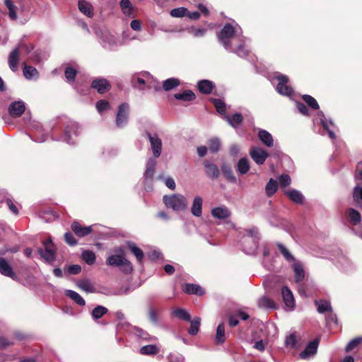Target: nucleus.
Listing matches in <instances>:
<instances>
[{"mask_svg": "<svg viewBox=\"0 0 362 362\" xmlns=\"http://www.w3.org/2000/svg\"><path fill=\"white\" fill-rule=\"evenodd\" d=\"M182 290L187 294H195L199 296L204 293V289L200 286L194 284H185L182 286Z\"/></svg>", "mask_w": 362, "mask_h": 362, "instance_id": "a211bd4d", "label": "nucleus"}, {"mask_svg": "<svg viewBox=\"0 0 362 362\" xmlns=\"http://www.w3.org/2000/svg\"><path fill=\"white\" fill-rule=\"evenodd\" d=\"M81 271V266L78 264H73L69 267L68 272L71 274H78Z\"/></svg>", "mask_w": 362, "mask_h": 362, "instance_id": "338daca9", "label": "nucleus"}, {"mask_svg": "<svg viewBox=\"0 0 362 362\" xmlns=\"http://www.w3.org/2000/svg\"><path fill=\"white\" fill-rule=\"evenodd\" d=\"M210 101L213 103L218 113L221 115H225L226 112V105L222 100L218 98H211Z\"/></svg>", "mask_w": 362, "mask_h": 362, "instance_id": "a19ab883", "label": "nucleus"}, {"mask_svg": "<svg viewBox=\"0 0 362 362\" xmlns=\"http://www.w3.org/2000/svg\"><path fill=\"white\" fill-rule=\"evenodd\" d=\"M197 88L201 93L209 95L213 92L215 84L211 81L203 79L197 83Z\"/></svg>", "mask_w": 362, "mask_h": 362, "instance_id": "dca6fc26", "label": "nucleus"}, {"mask_svg": "<svg viewBox=\"0 0 362 362\" xmlns=\"http://www.w3.org/2000/svg\"><path fill=\"white\" fill-rule=\"evenodd\" d=\"M79 11L87 16L88 17H93V9L92 5L86 1V0H79L78 3Z\"/></svg>", "mask_w": 362, "mask_h": 362, "instance_id": "412c9836", "label": "nucleus"}, {"mask_svg": "<svg viewBox=\"0 0 362 362\" xmlns=\"http://www.w3.org/2000/svg\"><path fill=\"white\" fill-rule=\"evenodd\" d=\"M4 5L8 10V16L11 20L17 18V6L14 4L12 0H4Z\"/></svg>", "mask_w": 362, "mask_h": 362, "instance_id": "473e14b6", "label": "nucleus"}, {"mask_svg": "<svg viewBox=\"0 0 362 362\" xmlns=\"http://www.w3.org/2000/svg\"><path fill=\"white\" fill-rule=\"evenodd\" d=\"M8 113L12 117H21L25 110V106L23 101H15L13 102L8 106Z\"/></svg>", "mask_w": 362, "mask_h": 362, "instance_id": "f8f14e48", "label": "nucleus"}, {"mask_svg": "<svg viewBox=\"0 0 362 362\" xmlns=\"http://www.w3.org/2000/svg\"><path fill=\"white\" fill-rule=\"evenodd\" d=\"M0 274L8 276L13 280L17 279L16 274L13 272L12 267L8 263L6 259L0 257Z\"/></svg>", "mask_w": 362, "mask_h": 362, "instance_id": "4468645a", "label": "nucleus"}, {"mask_svg": "<svg viewBox=\"0 0 362 362\" xmlns=\"http://www.w3.org/2000/svg\"><path fill=\"white\" fill-rule=\"evenodd\" d=\"M235 35V28L230 23H226L223 28L217 34L218 41L224 46L225 48H228L230 46V40Z\"/></svg>", "mask_w": 362, "mask_h": 362, "instance_id": "7ed1b4c3", "label": "nucleus"}, {"mask_svg": "<svg viewBox=\"0 0 362 362\" xmlns=\"http://www.w3.org/2000/svg\"><path fill=\"white\" fill-rule=\"evenodd\" d=\"M207 144L209 146V149L211 153H216L219 151L221 147V141L218 138L210 139Z\"/></svg>", "mask_w": 362, "mask_h": 362, "instance_id": "c03bdc74", "label": "nucleus"}, {"mask_svg": "<svg viewBox=\"0 0 362 362\" xmlns=\"http://www.w3.org/2000/svg\"><path fill=\"white\" fill-rule=\"evenodd\" d=\"M303 100L313 110H318L320 106L317 100L310 95H303L302 96Z\"/></svg>", "mask_w": 362, "mask_h": 362, "instance_id": "a18cd8bd", "label": "nucleus"}, {"mask_svg": "<svg viewBox=\"0 0 362 362\" xmlns=\"http://www.w3.org/2000/svg\"><path fill=\"white\" fill-rule=\"evenodd\" d=\"M78 286L80 288L87 292H93L94 290L93 285L88 279L81 280L78 283Z\"/></svg>", "mask_w": 362, "mask_h": 362, "instance_id": "6e6d98bb", "label": "nucleus"}, {"mask_svg": "<svg viewBox=\"0 0 362 362\" xmlns=\"http://www.w3.org/2000/svg\"><path fill=\"white\" fill-rule=\"evenodd\" d=\"M122 252L119 255H113L106 260L107 265L111 267H119L120 269L125 274H130L133 271L132 263L125 257L124 250H120Z\"/></svg>", "mask_w": 362, "mask_h": 362, "instance_id": "f03ea898", "label": "nucleus"}, {"mask_svg": "<svg viewBox=\"0 0 362 362\" xmlns=\"http://www.w3.org/2000/svg\"><path fill=\"white\" fill-rule=\"evenodd\" d=\"M20 58L19 48L16 47L13 49L8 55V64L9 68L13 71H16L18 69V62Z\"/></svg>", "mask_w": 362, "mask_h": 362, "instance_id": "2eb2a0df", "label": "nucleus"}, {"mask_svg": "<svg viewBox=\"0 0 362 362\" xmlns=\"http://www.w3.org/2000/svg\"><path fill=\"white\" fill-rule=\"evenodd\" d=\"M187 8L185 7H179L173 8L170 11V15L175 18H182L186 16Z\"/></svg>", "mask_w": 362, "mask_h": 362, "instance_id": "5fc2aeb1", "label": "nucleus"}, {"mask_svg": "<svg viewBox=\"0 0 362 362\" xmlns=\"http://www.w3.org/2000/svg\"><path fill=\"white\" fill-rule=\"evenodd\" d=\"M156 161L153 158H149L147 163L146 168L144 173V177L146 179L151 180L153 177L156 170Z\"/></svg>", "mask_w": 362, "mask_h": 362, "instance_id": "393cba45", "label": "nucleus"}, {"mask_svg": "<svg viewBox=\"0 0 362 362\" xmlns=\"http://www.w3.org/2000/svg\"><path fill=\"white\" fill-rule=\"evenodd\" d=\"M279 185L281 187H288L291 183V179L287 174H283L278 177Z\"/></svg>", "mask_w": 362, "mask_h": 362, "instance_id": "13d9d810", "label": "nucleus"}, {"mask_svg": "<svg viewBox=\"0 0 362 362\" xmlns=\"http://www.w3.org/2000/svg\"><path fill=\"white\" fill-rule=\"evenodd\" d=\"M296 107H297V109L299 111V112H300L302 115H303L305 116L310 115V112H309L307 106L304 103H300V102H297Z\"/></svg>", "mask_w": 362, "mask_h": 362, "instance_id": "e2e57ef3", "label": "nucleus"}, {"mask_svg": "<svg viewBox=\"0 0 362 362\" xmlns=\"http://www.w3.org/2000/svg\"><path fill=\"white\" fill-rule=\"evenodd\" d=\"M278 182L276 180L271 178L266 185L265 192L267 197H272L277 191Z\"/></svg>", "mask_w": 362, "mask_h": 362, "instance_id": "7c9ffc66", "label": "nucleus"}, {"mask_svg": "<svg viewBox=\"0 0 362 362\" xmlns=\"http://www.w3.org/2000/svg\"><path fill=\"white\" fill-rule=\"evenodd\" d=\"M281 296L286 306L289 308H293L295 305L293 295L291 291L287 286H284L282 288Z\"/></svg>", "mask_w": 362, "mask_h": 362, "instance_id": "f3484780", "label": "nucleus"}, {"mask_svg": "<svg viewBox=\"0 0 362 362\" xmlns=\"http://www.w3.org/2000/svg\"><path fill=\"white\" fill-rule=\"evenodd\" d=\"M189 322L190 327L188 329V333L190 335H196L199 331V327L201 325V318L199 317H196Z\"/></svg>", "mask_w": 362, "mask_h": 362, "instance_id": "4c0bfd02", "label": "nucleus"}, {"mask_svg": "<svg viewBox=\"0 0 362 362\" xmlns=\"http://www.w3.org/2000/svg\"><path fill=\"white\" fill-rule=\"evenodd\" d=\"M180 84V81L176 78H170L164 81L163 83V89L165 91H169Z\"/></svg>", "mask_w": 362, "mask_h": 362, "instance_id": "72a5a7b5", "label": "nucleus"}, {"mask_svg": "<svg viewBox=\"0 0 362 362\" xmlns=\"http://www.w3.org/2000/svg\"><path fill=\"white\" fill-rule=\"evenodd\" d=\"M211 215L218 219H226L230 216V212L226 206L216 207L211 210Z\"/></svg>", "mask_w": 362, "mask_h": 362, "instance_id": "4be33fe9", "label": "nucleus"}, {"mask_svg": "<svg viewBox=\"0 0 362 362\" xmlns=\"http://www.w3.org/2000/svg\"><path fill=\"white\" fill-rule=\"evenodd\" d=\"M203 165L204 168V173L207 177L211 180H215L220 177V170L215 163H211L208 160H204Z\"/></svg>", "mask_w": 362, "mask_h": 362, "instance_id": "9d476101", "label": "nucleus"}, {"mask_svg": "<svg viewBox=\"0 0 362 362\" xmlns=\"http://www.w3.org/2000/svg\"><path fill=\"white\" fill-rule=\"evenodd\" d=\"M37 74L38 71L35 67L28 66L24 63L23 75L26 78L30 79L35 75H37Z\"/></svg>", "mask_w": 362, "mask_h": 362, "instance_id": "8fccbe9b", "label": "nucleus"}, {"mask_svg": "<svg viewBox=\"0 0 362 362\" xmlns=\"http://www.w3.org/2000/svg\"><path fill=\"white\" fill-rule=\"evenodd\" d=\"M108 312V310L107 308L103 306V305H97L91 313L92 317L95 320H99L100 319L103 315L107 314Z\"/></svg>", "mask_w": 362, "mask_h": 362, "instance_id": "58836bf2", "label": "nucleus"}, {"mask_svg": "<svg viewBox=\"0 0 362 362\" xmlns=\"http://www.w3.org/2000/svg\"><path fill=\"white\" fill-rule=\"evenodd\" d=\"M250 155L257 165L264 164L269 156L268 153L264 149L259 147H252Z\"/></svg>", "mask_w": 362, "mask_h": 362, "instance_id": "1a4fd4ad", "label": "nucleus"}, {"mask_svg": "<svg viewBox=\"0 0 362 362\" xmlns=\"http://www.w3.org/2000/svg\"><path fill=\"white\" fill-rule=\"evenodd\" d=\"M276 79L279 81L276 86L277 91L285 95H290L293 93V89L287 86L288 82V78L286 75L280 74L276 77Z\"/></svg>", "mask_w": 362, "mask_h": 362, "instance_id": "0eeeda50", "label": "nucleus"}, {"mask_svg": "<svg viewBox=\"0 0 362 362\" xmlns=\"http://www.w3.org/2000/svg\"><path fill=\"white\" fill-rule=\"evenodd\" d=\"M237 170L240 174H246L250 170V165L247 158H242L237 164Z\"/></svg>", "mask_w": 362, "mask_h": 362, "instance_id": "ea45409f", "label": "nucleus"}, {"mask_svg": "<svg viewBox=\"0 0 362 362\" xmlns=\"http://www.w3.org/2000/svg\"><path fill=\"white\" fill-rule=\"evenodd\" d=\"M293 269L295 273V281L296 282L301 281L305 276V271L302 264L300 262L294 263Z\"/></svg>", "mask_w": 362, "mask_h": 362, "instance_id": "c85d7f7f", "label": "nucleus"}, {"mask_svg": "<svg viewBox=\"0 0 362 362\" xmlns=\"http://www.w3.org/2000/svg\"><path fill=\"white\" fill-rule=\"evenodd\" d=\"M129 114V105L127 103H123L119 105L118 111L116 115V125L122 127L127 123Z\"/></svg>", "mask_w": 362, "mask_h": 362, "instance_id": "39448f33", "label": "nucleus"}, {"mask_svg": "<svg viewBox=\"0 0 362 362\" xmlns=\"http://www.w3.org/2000/svg\"><path fill=\"white\" fill-rule=\"evenodd\" d=\"M131 83L133 88L139 90H144L146 84L144 79L139 77H132Z\"/></svg>", "mask_w": 362, "mask_h": 362, "instance_id": "864d4df0", "label": "nucleus"}, {"mask_svg": "<svg viewBox=\"0 0 362 362\" xmlns=\"http://www.w3.org/2000/svg\"><path fill=\"white\" fill-rule=\"evenodd\" d=\"M66 295L78 305L84 306L86 305L85 300L77 292L72 290H67L66 291Z\"/></svg>", "mask_w": 362, "mask_h": 362, "instance_id": "f704fd0d", "label": "nucleus"}, {"mask_svg": "<svg viewBox=\"0 0 362 362\" xmlns=\"http://www.w3.org/2000/svg\"><path fill=\"white\" fill-rule=\"evenodd\" d=\"M355 179L357 180L362 181V161L358 162V164L356 165Z\"/></svg>", "mask_w": 362, "mask_h": 362, "instance_id": "69168bd1", "label": "nucleus"}, {"mask_svg": "<svg viewBox=\"0 0 362 362\" xmlns=\"http://www.w3.org/2000/svg\"><path fill=\"white\" fill-rule=\"evenodd\" d=\"M276 246L279 250L280 252L281 253V255L288 262L295 261L294 257L291 254L288 250L286 248V247H284V245H282L281 243H277Z\"/></svg>", "mask_w": 362, "mask_h": 362, "instance_id": "09e8293b", "label": "nucleus"}, {"mask_svg": "<svg viewBox=\"0 0 362 362\" xmlns=\"http://www.w3.org/2000/svg\"><path fill=\"white\" fill-rule=\"evenodd\" d=\"M203 199L199 196L195 197L191 208V213L197 217H200L202 214Z\"/></svg>", "mask_w": 362, "mask_h": 362, "instance_id": "aec40b11", "label": "nucleus"}, {"mask_svg": "<svg viewBox=\"0 0 362 362\" xmlns=\"http://www.w3.org/2000/svg\"><path fill=\"white\" fill-rule=\"evenodd\" d=\"M320 122H321V124H322V127L327 131L329 136L331 139H334L335 138V134H334V132L333 131H332V130H330L329 129L327 121L325 119H324V118H321L320 119Z\"/></svg>", "mask_w": 362, "mask_h": 362, "instance_id": "0e129e2a", "label": "nucleus"}, {"mask_svg": "<svg viewBox=\"0 0 362 362\" xmlns=\"http://www.w3.org/2000/svg\"><path fill=\"white\" fill-rule=\"evenodd\" d=\"M82 259L86 262V264L92 265L95 262V255L91 250H85L82 253Z\"/></svg>", "mask_w": 362, "mask_h": 362, "instance_id": "49530a36", "label": "nucleus"}, {"mask_svg": "<svg viewBox=\"0 0 362 362\" xmlns=\"http://www.w3.org/2000/svg\"><path fill=\"white\" fill-rule=\"evenodd\" d=\"M346 215L349 221L353 225H356L361 221V214L354 209L349 208L346 211Z\"/></svg>", "mask_w": 362, "mask_h": 362, "instance_id": "cd10ccee", "label": "nucleus"}, {"mask_svg": "<svg viewBox=\"0 0 362 362\" xmlns=\"http://www.w3.org/2000/svg\"><path fill=\"white\" fill-rule=\"evenodd\" d=\"M91 88L95 89L100 94H103L108 92L112 86L108 80L104 78H95L92 81Z\"/></svg>", "mask_w": 362, "mask_h": 362, "instance_id": "6e6552de", "label": "nucleus"}, {"mask_svg": "<svg viewBox=\"0 0 362 362\" xmlns=\"http://www.w3.org/2000/svg\"><path fill=\"white\" fill-rule=\"evenodd\" d=\"M119 5L124 15L130 16L132 14L134 7L129 0H121Z\"/></svg>", "mask_w": 362, "mask_h": 362, "instance_id": "79ce46f5", "label": "nucleus"}, {"mask_svg": "<svg viewBox=\"0 0 362 362\" xmlns=\"http://www.w3.org/2000/svg\"><path fill=\"white\" fill-rule=\"evenodd\" d=\"M286 194L289 198L291 201L293 202L302 204L303 202V194L296 189H291L286 192Z\"/></svg>", "mask_w": 362, "mask_h": 362, "instance_id": "bb28decb", "label": "nucleus"}, {"mask_svg": "<svg viewBox=\"0 0 362 362\" xmlns=\"http://www.w3.org/2000/svg\"><path fill=\"white\" fill-rule=\"evenodd\" d=\"M297 342V337L295 333L290 334L285 339V345L286 347L294 348Z\"/></svg>", "mask_w": 362, "mask_h": 362, "instance_id": "4d7b16f0", "label": "nucleus"}, {"mask_svg": "<svg viewBox=\"0 0 362 362\" xmlns=\"http://www.w3.org/2000/svg\"><path fill=\"white\" fill-rule=\"evenodd\" d=\"M319 342L320 339L318 338H316L310 341L306 346L305 349L300 354V357L303 359H305L310 356L315 354L317 350Z\"/></svg>", "mask_w": 362, "mask_h": 362, "instance_id": "ddd939ff", "label": "nucleus"}, {"mask_svg": "<svg viewBox=\"0 0 362 362\" xmlns=\"http://www.w3.org/2000/svg\"><path fill=\"white\" fill-rule=\"evenodd\" d=\"M258 138L266 146L272 147L274 146L273 137L269 132L264 129H260L258 132Z\"/></svg>", "mask_w": 362, "mask_h": 362, "instance_id": "6ab92c4d", "label": "nucleus"}, {"mask_svg": "<svg viewBox=\"0 0 362 362\" xmlns=\"http://www.w3.org/2000/svg\"><path fill=\"white\" fill-rule=\"evenodd\" d=\"M128 247L131 250V252L134 254V255L136 257L137 261L139 263L142 262V260L144 257V254L141 248L137 247L135 243H128Z\"/></svg>", "mask_w": 362, "mask_h": 362, "instance_id": "2f4dec72", "label": "nucleus"}, {"mask_svg": "<svg viewBox=\"0 0 362 362\" xmlns=\"http://www.w3.org/2000/svg\"><path fill=\"white\" fill-rule=\"evenodd\" d=\"M71 228L74 234L78 238L87 236L93 231V226H83L78 221H74L71 225Z\"/></svg>", "mask_w": 362, "mask_h": 362, "instance_id": "9b49d317", "label": "nucleus"}, {"mask_svg": "<svg viewBox=\"0 0 362 362\" xmlns=\"http://www.w3.org/2000/svg\"><path fill=\"white\" fill-rule=\"evenodd\" d=\"M173 315L180 320L189 322L191 320L190 315L182 308H177L173 311Z\"/></svg>", "mask_w": 362, "mask_h": 362, "instance_id": "de8ad7c7", "label": "nucleus"}, {"mask_svg": "<svg viewBox=\"0 0 362 362\" xmlns=\"http://www.w3.org/2000/svg\"><path fill=\"white\" fill-rule=\"evenodd\" d=\"M148 318L153 324H157L158 322V314L156 308L153 307L149 308Z\"/></svg>", "mask_w": 362, "mask_h": 362, "instance_id": "bf43d9fd", "label": "nucleus"}, {"mask_svg": "<svg viewBox=\"0 0 362 362\" xmlns=\"http://www.w3.org/2000/svg\"><path fill=\"white\" fill-rule=\"evenodd\" d=\"M6 204L8 206V207L9 208V209L15 214H18V209L17 208V206L13 204V202H12L11 199H6Z\"/></svg>", "mask_w": 362, "mask_h": 362, "instance_id": "774afa93", "label": "nucleus"}, {"mask_svg": "<svg viewBox=\"0 0 362 362\" xmlns=\"http://www.w3.org/2000/svg\"><path fill=\"white\" fill-rule=\"evenodd\" d=\"M221 168L223 175L228 182L233 183L236 182V177L233 175L231 166L229 164L223 163Z\"/></svg>", "mask_w": 362, "mask_h": 362, "instance_id": "5701e85b", "label": "nucleus"}, {"mask_svg": "<svg viewBox=\"0 0 362 362\" xmlns=\"http://www.w3.org/2000/svg\"><path fill=\"white\" fill-rule=\"evenodd\" d=\"M159 349L155 344H148L143 346L140 349V354L142 355L153 356L158 353Z\"/></svg>", "mask_w": 362, "mask_h": 362, "instance_id": "c9c22d12", "label": "nucleus"}, {"mask_svg": "<svg viewBox=\"0 0 362 362\" xmlns=\"http://www.w3.org/2000/svg\"><path fill=\"white\" fill-rule=\"evenodd\" d=\"M215 341L217 344H223L226 341L225 325L223 323L219 324L216 328Z\"/></svg>", "mask_w": 362, "mask_h": 362, "instance_id": "c756f323", "label": "nucleus"}, {"mask_svg": "<svg viewBox=\"0 0 362 362\" xmlns=\"http://www.w3.org/2000/svg\"><path fill=\"white\" fill-rule=\"evenodd\" d=\"M147 137L150 141L153 154L155 158L160 156L162 151V141L157 134L152 135L150 132H146Z\"/></svg>", "mask_w": 362, "mask_h": 362, "instance_id": "423d86ee", "label": "nucleus"}, {"mask_svg": "<svg viewBox=\"0 0 362 362\" xmlns=\"http://www.w3.org/2000/svg\"><path fill=\"white\" fill-rule=\"evenodd\" d=\"M64 240L68 245L71 246H74L77 244L76 239L71 232H66L64 234Z\"/></svg>", "mask_w": 362, "mask_h": 362, "instance_id": "680f3d73", "label": "nucleus"}, {"mask_svg": "<svg viewBox=\"0 0 362 362\" xmlns=\"http://www.w3.org/2000/svg\"><path fill=\"white\" fill-rule=\"evenodd\" d=\"M96 108L99 112H102L110 108V103L105 100H100L96 103Z\"/></svg>", "mask_w": 362, "mask_h": 362, "instance_id": "052dcab7", "label": "nucleus"}, {"mask_svg": "<svg viewBox=\"0 0 362 362\" xmlns=\"http://www.w3.org/2000/svg\"><path fill=\"white\" fill-rule=\"evenodd\" d=\"M174 98L179 100L190 102L193 101L196 98V95L191 90H186L183 93L174 94Z\"/></svg>", "mask_w": 362, "mask_h": 362, "instance_id": "a878e982", "label": "nucleus"}, {"mask_svg": "<svg viewBox=\"0 0 362 362\" xmlns=\"http://www.w3.org/2000/svg\"><path fill=\"white\" fill-rule=\"evenodd\" d=\"M64 74L67 81L69 83H73L77 75V71L71 66H68L65 69Z\"/></svg>", "mask_w": 362, "mask_h": 362, "instance_id": "603ef678", "label": "nucleus"}, {"mask_svg": "<svg viewBox=\"0 0 362 362\" xmlns=\"http://www.w3.org/2000/svg\"><path fill=\"white\" fill-rule=\"evenodd\" d=\"M362 344V337H357L351 339L345 348V351L349 353Z\"/></svg>", "mask_w": 362, "mask_h": 362, "instance_id": "3c124183", "label": "nucleus"}, {"mask_svg": "<svg viewBox=\"0 0 362 362\" xmlns=\"http://www.w3.org/2000/svg\"><path fill=\"white\" fill-rule=\"evenodd\" d=\"M258 306L262 308L276 309V303L267 297H262L259 300Z\"/></svg>", "mask_w": 362, "mask_h": 362, "instance_id": "37998d69", "label": "nucleus"}, {"mask_svg": "<svg viewBox=\"0 0 362 362\" xmlns=\"http://www.w3.org/2000/svg\"><path fill=\"white\" fill-rule=\"evenodd\" d=\"M45 249L39 248L38 252L42 258L46 261L51 262L55 259L56 257V247L53 244L51 238L43 242Z\"/></svg>", "mask_w": 362, "mask_h": 362, "instance_id": "20e7f679", "label": "nucleus"}, {"mask_svg": "<svg viewBox=\"0 0 362 362\" xmlns=\"http://www.w3.org/2000/svg\"><path fill=\"white\" fill-rule=\"evenodd\" d=\"M163 202L166 208L175 211H185L188 205L187 198L181 194H165L163 197Z\"/></svg>", "mask_w": 362, "mask_h": 362, "instance_id": "f257e3e1", "label": "nucleus"}, {"mask_svg": "<svg viewBox=\"0 0 362 362\" xmlns=\"http://www.w3.org/2000/svg\"><path fill=\"white\" fill-rule=\"evenodd\" d=\"M224 118L234 128L241 124L243 122V116L240 113H235L232 117L225 115Z\"/></svg>", "mask_w": 362, "mask_h": 362, "instance_id": "b1692460", "label": "nucleus"}, {"mask_svg": "<svg viewBox=\"0 0 362 362\" xmlns=\"http://www.w3.org/2000/svg\"><path fill=\"white\" fill-rule=\"evenodd\" d=\"M317 312L320 313H325V312H332V308L330 303L326 300H315Z\"/></svg>", "mask_w": 362, "mask_h": 362, "instance_id": "e433bc0d", "label": "nucleus"}]
</instances>
